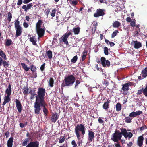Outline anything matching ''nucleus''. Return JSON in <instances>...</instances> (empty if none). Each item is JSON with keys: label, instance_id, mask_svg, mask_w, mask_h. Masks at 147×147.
I'll use <instances>...</instances> for the list:
<instances>
[{"label": "nucleus", "instance_id": "obj_1", "mask_svg": "<svg viewBox=\"0 0 147 147\" xmlns=\"http://www.w3.org/2000/svg\"><path fill=\"white\" fill-rule=\"evenodd\" d=\"M45 93L46 90L44 88L39 87L38 88L34 105V113L36 114H39L42 109L44 115H47L48 111L47 108V105L45 100Z\"/></svg>", "mask_w": 147, "mask_h": 147}, {"label": "nucleus", "instance_id": "obj_2", "mask_svg": "<svg viewBox=\"0 0 147 147\" xmlns=\"http://www.w3.org/2000/svg\"><path fill=\"white\" fill-rule=\"evenodd\" d=\"M76 78L73 75H68L65 77L62 86L64 87L72 86Z\"/></svg>", "mask_w": 147, "mask_h": 147}, {"label": "nucleus", "instance_id": "obj_3", "mask_svg": "<svg viewBox=\"0 0 147 147\" xmlns=\"http://www.w3.org/2000/svg\"><path fill=\"white\" fill-rule=\"evenodd\" d=\"M80 132H81L83 136L85 134V128L84 124H78L75 128V132L78 140H80L81 138Z\"/></svg>", "mask_w": 147, "mask_h": 147}, {"label": "nucleus", "instance_id": "obj_4", "mask_svg": "<svg viewBox=\"0 0 147 147\" xmlns=\"http://www.w3.org/2000/svg\"><path fill=\"white\" fill-rule=\"evenodd\" d=\"M20 22L18 20H16L15 24V27L16 30V33L15 35L16 38L22 34V28L21 26L19 25Z\"/></svg>", "mask_w": 147, "mask_h": 147}, {"label": "nucleus", "instance_id": "obj_5", "mask_svg": "<svg viewBox=\"0 0 147 147\" xmlns=\"http://www.w3.org/2000/svg\"><path fill=\"white\" fill-rule=\"evenodd\" d=\"M121 132H120L119 130H116L115 132L112 134V137L111 139L115 142H117L120 140L122 137Z\"/></svg>", "mask_w": 147, "mask_h": 147}, {"label": "nucleus", "instance_id": "obj_6", "mask_svg": "<svg viewBox=\"0 0 147 147\" xmlns=\"http://www.w3.org/2000/svg\"><path fill=\"white\" fill-rule=\"evenodd\" d=\"M131 86V82L126 83L122 85L121 90L123 91L122 94L124 95H127L128 91L129 89V86Z\"/></svg>", "mask_w": 147, "mask_h": 147}, {"label": "nucleus", "instance_id": "obj_7", "mask_svg": "<svg viewBox=\"0 0 147 147\" xmlns=\"http://www.w3.org/2000/svg\"><path fill=\"white\" fill-rule=\"evenodd\" d=\"M121 131V132L122 135L124 136L125 138H127L128 137L129 139L133 136V134L130 132H127V130L125 128H121L120 129Z\"/></svg>", "mask_w": 147, "mask_h": 147}, {"label": "nucleus", "instance_id": "obj_8", "mask_svg": "<svg viewBox=\"0 0 147 147\" xmlns=\"http://www.w3.org/2000/svg\"><path fill=\"white\" fill-rule=\"evenodd\" d=\"M101 64L104 67H109L110 66V63L108 60H106L104 57H102L100 58Z\"/></svg>", "mask_w": 147, "mask_h": 147}, {"label": "nucleus", "instance_id": "obj_9", "mask_svg": "<svg viewBox=\"0 0 147 147\" xmlns=\"http://www.w3.org/2000/svg\"><path fill=\"white\" fill-rule=\"evenodd\" d=\"M105 10L101 9H98L96 10V12L94 14V16L95 17H98L103 16L105 14Z\"/></svg>", "mask_w": 147, "mask_h": 147}, {"label": "nucleus", "instance_id": "obj_10", "mask_svg": "<svg viewBox=\"0 0 147 147\" xmlns=\"http://www.w3.org/2000/svg\"><path fill=\"white\" fill-rule=\"evenodd\" d=\"M72 34L71 32H69L68 33H66L61 38V40L66 45L68 44V42L67 39L69 36Z\"/></svg>", "mask_w": 147, "mask_h": 147}, {"label": "nucleus", "instance_id": "obj_11", "mask_svg": "<svg viewBox=\"0 0 147 147\" xmlns=\"http://www.w3.org/2000/svg\"><path fill=\"white\" fill-rule=\"evenodd\" d=\"M144 137L143 135H142L138 138V139L136 142L137 145L139 147H142L143 143Z\"/></svg>", "mask_w": 147, "mask_h": 147}, {"label": "nucleus", "instance_id": "obj_12", "mask_svg": "<svg viewBox=\"0 0 147 147\" xmlns=\"http://www.w3.org/2000/svg\"><path fill=\"white\" fill-rule=\"evenodd\" d=\"M36 33L38 37L41 38L44 35L45 33V30L41 28H36Z\"/></svg>", "mask_w": 147, "mask_h": 147}, {"label": "nucleus", "instance_id": "obj_13", "mask_svg": "<svg viewBox=\"0 0 147 147\" xmlns=\"http://www.w3.org/2000/svg\"><path fill=\"white\" fill-rule=\"evenodd\" d=\"M15 103L16 108L19 113H20L22 110V106L21 104L20 101L18 99L15 100Z\"/></svg>", "mask_w": 147, "mask_h": 147}, {"label": "nucleus", "instance_id": "obj_14", "mask_svg": "<svg viewBox=\"0 0 147 147\" xmlns=\"http://www.w3.org/2000/svg\"><path fill=\"white\" fill-rule=\"evenodd\" d=\"M39 144L38 141L31 142L27 144L26 147H39Z\"/></svg>", "mask_w": 147, "mask_h": 147}, {"label": "nucleus", "instance_id": "obj_15", "mask_svg": "<svg viewBox=\"0 0 147 147\" xmlns=\"http://www.w3.org/2000/svg\"><path fill=\"white\" fill-rule=\"evenodd\" d=\"M143 112L142 111L140 110L137 111L136 112L133 111L129 114V116L132 117H134L140 115L142 114Z\"/></svg>", "mask_w": 147, "mask_h": 147}, {"label": "nucleus", "instance_id": "obj_16", "mask_svg": "<svg viewBox=\"0 0 147 147\" xmlns=\"http://www.w3.org/2000/svg\"><path fill=\"white\" fill-rule=\"evenodd\" d=\"M94 133L91 131H88V140L90 142H92L94 138Z\"/></svg>", "mask_w": 147, "mask_h": 147}, {"label": "nucleus", "instance_id": "obj_17", "mask_svg": "<svg viewBox=\"0 0 147 147\" xmlns=\"http://www.w3.org/2000/svg\"><path fill=\"white\" fill-rule=\"evenodd\" d=\"M59 116L57 113H53L51 115V121L52 122H55L58 119Z\"/></svg>", "mask_w": 147, "mask_h": 147}, {"label": "nucleus", "instance_id": "obj_18", "mask_svg": "<svg viewBox=\"0 0 147 147\" xmlns=\"http://www.w3.org/2000/svg\"><path fill=\"white\" fill-rule=\"evenodd\" d=\"M131 44H133L134 47L136 49H138L141 47L142 46L141 43L137 41L133 40L131 42Z\"/></svg>", "mask_w": 147, "mask_h": 147}, {"label": "nucleus", "instance_id": "obj_19", "mask_svg": "<svg viewBox=\"0 0 147 147\" xmlns=\"http://www.w3.org/2000/svg\"><path fill=\"white\" fill-rule=\"evenodd\" d=\"M35 91V89L34 88L32 90H30L29 92V93H30L31 95V96L30 97V100H33L34 98H35V96L37 95L36 94Z\"/></svg>", "mask_w": 147, "mask_h": 147}, {"label": "nucleus", "instance_id": "obj_20", "mask_svg": "<svg viewBox=\"0 0 147 147\" xmlns=\"http://www.w3.org/2000/svg\"><path fill=\"white\" fill-rule=\"evenodd\" d=\"M102 83L104 85H105V87H104V89H105L107 86H108L107 88L109 90L111 89L112 87V86H111V84L110 85L108 81L106 80H104Z\"/></svg>", "mask_w": 147, "mask_h": 147}, {"label": "nucleus", "instance_id": "obj_21", "mask_svg": "<svg viewBox=\"0 0 147 147\" xmlns=\"http://www.w3.org/2000/svg\"><path fill=\"white\" fill-rule=\"evenodd\" d=\"M11 88V85L10 84H9L8 88L6 89L5 91V93L7 94V95H11L12 92Z\"/></svg>", "mask_w": 147, "mask_h": 147}, {"label": "nucleus", "instance_id": "obj_22", "mask_svg": "<svg viewBox=\"0 0 147 147\" xmlns=\"http://www.w3.org/2000/svg\"><path fill=\"white\" fill-rule=\"evenodd\" d=\"M13 137H11L7 141V147H12L13 142Z\"/></svg>", "mask_w": 147, "mask_h": 147}, {"label": "nucleus", "instance_id": "obj_23", "mask_svg": "<svg viewBox=\"0 0 147 147\" xmlns=\"http://www.w3.org/2000/svg\"><path fill=\"white\" fill-rule=\"evenodd\" d=\"M110 100H107V102H105L103 105V108L105 109H107L109 107V103L110 102Z\"/></svg>", "mask_w": 147, "mask_h": 147}, {"label": "nucleus", "instance_id": "obj_24", "mask_svg": "<svg viewBox=\"0 0 147 147\" xmlns=\"http://www.w3.org/2000/svg\"><path fill=\"white\" fill-rule=\"evenodd\" d=\"M141 74H142V77L143 79L146 78L147 77V67H145L143 69L141 72Z\"/></svg>", "mask_w": 147, "mask_h": 147}, {"label": "nucleus", "instance_id": "obj_25", "mask_svg": "<svg viewBox=\"0 0 147 147\" xmlns=\"http://www.w3.org/2000/svg\"><path fill=\"white\" fill-rule=\"evenodd\" d=\"M29 39H30V41L32 43V44L34 45H37L36 44V42L37 40H36V39L35 38V36H33L31 37H30Z\"/></svg>", "mask_w": 147, "mask_h": 147}, {"label": "nucleus", "instance_id": "obj_26", "mask_svg": "<svg viewBox=\"0 0 147 147\" xmlns=\"http://www.w3.org/2000/svg\"><path fill=\"white\" fill-rule=\"evenodd\" d=\"M23 93L25 95H27L28 94L29 89L27 86H24L23 87Z\"/></svg>", "mask_w": 147, "mask_h": 147}, {"label": "nucleus", "instance_id": "obj_27", "mask_svg": "<svg viewBox=\"0 0 147 147\" xmlns=\"http://www.w3.org/2000/svg\"><path fill=\"white\" fill-rule=\"evenodd\" d=\"M88 53L87 51L85 50L82 52V60L84 61L86 59Z\"/></svg>", "mask_w": 147, "mask_h": 147}, {"label": "nucleus", "instance_id": "obj_28", "mask_svg": "<svg viewBox=\"0 0 147 147\" xmlns=\"http://www.w3.org/2000/svg\"><path fill=\"white\" fill-rule=\"evenodd\" d=\"M43 23L42 20H39L37 22L36 24V28H41V25Z\"/></svg>", "mask_w": 147, "mask_h": 147}, {"label": "nucleus", "instance_id": "obj_29", "mask_svg": "<svg viewBox=\"0 0 147 147\" xmlns=\"http://www.w3.org/2000/svg\"><path fill=\"white\" fill-rule=\"evenodd\" d=\"M121 25V23L117 21H115L113 23V26L114 28H118Z\"/></svg>", "mask_w": 147, "mask_h": 147}, {"label": "nucleus", "instance_id": "obj_30", "mask_svg": "<svg viewBox=\"0 0 147 147\" xmlns=\"http://www.w3.org/2000/svg\"><path fill=\"white\" fill-rule=\"evenodd\" d=\"M73 31L75 35L78 34L80 32V28L79 27H77V28H74Z\"/></svg>", "mask_w": 147, "mask_h": 147}, {"label": "nucleus", "instance_id": "obj_31", "mask_svg": "<svg viewBox=\"0 0 147 147\" xmlns=\"http://www.w3.org/2000/svg\"><path fill=\"white\" fill-rule=\"evenodd\" d=\"M21 65L22 66L23 68L26 71H28L29 70L30 68L28 67L27 65L24 63H21Z\"/></svg>", "mask_w": 147, "mask_h": 147}, {"label": "nucleus", "instance_id": "obj_32", "mask_svg": "<svg viewBox=\"0 0 147 147\" xmlns=\"http://www.w3.org/2000/svg\"><path fill=\"white\" fill-rule=\"evenodd\" d=\"M116 110L117 111H120L121 109V104L119 102L117 103L116 105Z\"/></svg>", "mask_w": 147, "mask_h": 147}, {"label": "nucleus", "instance_id": "obj_33", "mask_svg": "<svg viewBox=\"0 0 147 147\" xmlns=\"http://www.w3.org/2000/svg\"><path fill=\"white\" fill-rule=\"evenodd\" d=\"M54 80L52 78H50L49 82V85L50 87H53V86Z\"/></svg>", "mask_w": 147, "mask_h": 147}, {"label": "nucleus", "instance_id": "obj_34", "mask_svg": "<svg viewBox=\"0 0 147 147\" xmlns=\"http://www.w3.org/2000/svg\"><path fill=\"white\" fill-rule=\"evenodd\" d=\"M30 69L33 73L36 72L37 68L34 65H32L30 66Z\"/></svg>", "mask_w": 147, "mask_h": 147}, {"label": "nucleus", "instance_id": "obj_35", "mask_svg": "<svg viewBox=\"0 0 147 147\" xmlns=\"http://www.w3.org/2000/svg\"><path fill=\"white\" fill-rule=\"evenodd\" d=\"M12 40L10 39H7L6 40V41L5 42V45L9 46L12 44Z\"/></svg>", "mask_w": 147, "mask_h": 147}, {"label": "nucleus", "instance_id": "obj_36", "mask_svg": "<svg viewBox=\"0 0 147 147\" xmlns=\"http://www.w3.org/2000/svg\"><path fill=\"white\" fill-rule=\"evenodd\" d=\"M0 56L3 58L5 60L7 59V58L6 55L4 53L3 51H0Z\"/></svg>", "mask_w": 147, "mask_h": 147}, {"label": "nucleus", "instance_id": "obj_37", "mask_svg": "<svg viewBox=\"0 0 147 147\" xmlns=\"http://www.w3.org/2000/svg\"><path fill=\"white\" fill-rule=\"evenodd\" d=\"M47 55L48 58L49 59H51L52 57V53L51 51L48 50L47 52Z\"/></svg>", "mask_w": 147, "mask_h": 147}, {"label": "nucleus", "instance_id": "obj_38", "mask_svg": "<svg viewBox=\"0 0 147 147\" xmlns=\"http://www.w3.org/2000/svg\"><path fill=\"white\" fill-rule=\"evenodd\" d=\"M10 96L7 95L5 96L4 98V100L7 102H9L11 100V99L10 98Z\"/></svg>", "mask_w": 147, "mask_h": 147}, {"label": "nucleus", "instance_id": "obj_39", "mask_svg": "<svg viewBox=\"0 0 147 147\" xmlns=\"http://www.w3.org/2000/svg\"><path fill=\"white\" fill-rule=\"evenodd\" d=\"M7 14V20L9 22H10L11 21V20L12 18V15L11 13L10 12H8Z\"/></svg>", "mask_w": 147, "mask_h": 147}, {"label": "nucleus", "instance_id": "obj_40", "mask_svg": "<svg viewBox=\"0 0 147 147\" xmlns=\"http://www.w3.org/2000/svg\"><path fill=\"white\" fill-rule=\"evenodd\" d=\"M132 120V118H131L130 117H125V122L127 123H130L131 122Z\"/></svg>", "mask_w": 147, "mask_h": 147}, {"label": "nucleus", "instance_id": "obj_41", "mask_svg": "<svg viewBox=\"0 0 147 147\" xmlns=\"http://www.w3.org/2000/svg\"><path fill=\"white\" fill-rule=\"evenodd\" d=\"M111 82L112 83V84H111V86H112V87L111 88L113 90L114 89H116L117 88V84H116L115 82H113L112 81H111Z\"/></svg>", "mask_w": 147, "mask_h": 147}, {"label": "nucleus", "instance_id": "obj_42", "mask_svg": "<svg viewBox=\"0 0 147 147\" xmlns=\"http://www.w3.org/2000/svg\"><path fill=\"white\" fill-rule=\"evenodd\" d=\"M108 49L107 47H104V53L106 55H107L109 54Z\"/></svg>", "mask_w": 147, "mask_h": 147}, {"label": "nucleus", "instance_id": "obj_43", "mask_svg": "<svg viewBox=\"0 0 147 147\" xmlns=\"http://www.w3.org/2000/svg\"><path fill=\"white\" fill-rule=\"evenodd\" d=\"M65 139V136H64L63 137H61L60 138H59V142L60 143H61L63 142Z\"/></svg>", "mask_w": 147, "mask_h": 147}, {"label": "nucleus", "instance_id": "obj_44", "mask_svg": "<svg viewBox=\"0 0 147 147\" xmlns=\"http://www.w3.org/2000/svg\"><path fill=\"white\" fill-rule=\"evenodd\" d=\"M28 138H26L22 143V146H25L26 145H27V144H28Z\"/></svg>", "mask_w": 147, "mask_h": 147}, {"label": "nucleus", "instance_id": "obj_45", "mask_svg": "<svg viewBox=\"0 0 147 147\" xmlns=\"http://www.w3.org/2000/svg\"><path fill=\"white\" fill-rule=\"evenodd\" d=\"M77 59L78 57L77 55H76L74 56L71 60V61L72 63H75L76 62Z\"/></svg>", "mask_w": 147, "mask_h": 147}, {"label": "nucleus", "instance_id": "obj_46", "mask_svg": "<svg viewBox=\"0 0 147 147\" xmlns=\"http://www.w3.org/2000/svg\"><path fill=\"white\" fill-rule=\"evenodd\" d=\"M80 82L78 80H76L75 81V86L74 88L75 89H77L78 88L79 84H80Z\"/></svg>", "mask_w": 147, "mask_h": 147}, {"label": "nucleus", "instance_id": "obj_47", "mask_svg": "<svg viewBox=\"0 0 147 147\" xmlns=\"http://www.w3.org/2000/svg\"><path fill=\"white\" fill-rule=\"evenodd\" d=\"M136 21L135 20H132L130 22V26H131L134 28L135 26Z\"/></svg>", "mask_w": 147, "mask_h": 147}, {"label": "nucleus", "instance_id": "obj_48", "mask_svg": "<svg viewBox=\"0 0 147 147\" xmlns=\"http://www.w3.org/2000/svg\"><path fill=\"white\" fill-rule=\"evenodd\" d=\"M119 32L117 30H115V31L113 32L111 34V38H113L117 34V33Z\"/></svg>", "mask_w": 147, "mask_h": 147}, {"label": "nucleus", "instance_id": "obj_49", "mask_svg": "<svg viewBox=\"0 0 147 147\" xmlns=\"http://www.w3.org/2000/svg\"><path fill=\"white\" fill-rule=\"evenodd\" d=\"M143 91L144 94L147 97V85L146 86L145 88L144 89Z\"/></svg>", "mask_w": 147, "mask_h": 147}, {"label": "nucleus", "instance_id": "obj_50", "mask_svg": "<svg viewBox=\"0 0 147 147\" xmlns=\"http://www.w3.org/2000/svg\"><path fill=\"white\" fill-rule=\"evenodd\" d=\"M144 89L143 88L141 89L138 90V92L136 93V94L137 95H140L142 94V93L143 92V90Z\"/></svg>", "mask_w": 147, "mask_h": 147}, {"label": "nucleus", "instance_id": "obj_51", "mask_svg": "<svg viewBox=\"0 0 147 147\" xmlns=\"http://www.w3.org/2000/svg\"><path fill=\"white\" fill-rule=\"evenodd\" d=\"M45 65V63H44L42 64L40 67V69L42 71H43L44 70Z\"/></svg>", "mask_w": 147, "mask_h": 147}, {"label": "nucleus", "instance_id": "obj_52", "mask_svg": "<svg viewBox=\"0 0 147 147\" xmlns=\"http://www.w3.org/2000/svg\"><path fill=\"white\" fill-rule=\"evenodd\" d=\"M33 5L32 3L28 4L27 5L28 10L30 9L33 6Z\"/></svg>", "mask_w": 147, "mask_h": 147}, {"label": "nucleus", "instance_id": "obj_53", "mask_svg": "<svg viewBox=\"0 0 147 147\" xmlns=\"http://www.w3.org/2000/svg\"><path fill=\"white\" fill-rule=\"evenodd\" d=\"M56 11V10L54 9L52 10V13H51V16L52 17H54L55 16V12Z\"/></svg>", "mask_w": 147, "mask_h": 147}, {"label": "nucleus", "instance_id": "obj_54", "mask_svg": "<svg viewBox=\"0 0 147 147\" xmlns=\"http://www.w3.org/2000/svg\"><path fill=\"white\" fill-rule=\"evenodd\" d=\"M71 144L73 146L72 147H77V145L75 140H72L71 142Z\"/></svg>", "mask_w": 147, "mask_h": 147}, {"label": "nucleus", "instance_id": "obj_55", "mask_svg": "<svg viewBox=\"0 0 147 147\" xmlns=\"http://www.w3.org/2000/svg\"><path fill=\"white\" fill-rule=\"evenodd\" d=\"M78 3V2L76 0L73 1H72L71 4L73 5H77Z\"/></svg>", "mask_w": 147, "mask_h": 147}, {"label": "nucleus", "instance_id": "obj_56", "mask_svg": "<svg viewBox=\"0 0 147 147\" xmlns=\"http://www.w3.org/2000/svg\"><path fill=\"white\" fill-rule=\"evenodd\" d=\"M23 3V0H18L17 4L18 5H20Z\"/></svg>", "mask_w": 147, "mask_h": 147}, {"label": "nucleus", "instance_id": "obj_57", "mask_svg": "<svg viewBox=\"0 0 147 147\" xmlns=\"http://www.w3.org/2000/svg\"><path fill=\"white\" fill-rule=\"evenodd\" d=\"M32 0H23V3L24 4H26L30 2Z\"/></svg>", "mask_w": 147, "mask_h": 147}, {"label": "nucleus", "instance_id": "obj_58", "mask_svg": "<svg viewBox=\"0 0 147 147\" xmlns=\"http://www.w3.org/2000/svg\"><path fill=\"white\" fill-rule=\"evenodd\" d=\"M22 8L25 11H27L28 10L27 9V5H23L22 7Z\"/></svg>", "mask_w": 147, "mask_h": 147}, {"label": "nucleus", "instance_id": "obj_59", "mask_svg": "<svg viewBox=\"0 0 147 147\" xmlns=\"http://www.w3.org/2000/svg\"><path fill=\"white\" fill-rule=\"evenodd\" d=\"M132 21L130 17H128L126 18V21L128 22H130Z\"/></svg>", "mask_w": 147, "mask_h": 147}, {"label": "nucleus", "instance_id": "obj_60", "mask_svg": "<svg viewBox=\"0 0 147 147\" xmlns=\"http://www.w3.org/2000/svg\"><path fill=\"white\" fill-rule=\"evenodd\" d=\"M23 25L24 27L26 28H28L29 26L28 24L27 23L25 22H24Z\"/></svg>", "mask_w": 147, "mask_h": 147}, {"label": "nucleus", "instance_id": "obj_61", "mask_svg": "<svg viewBox=\"0 0 147 147\" xmlns=\"http://www.w3.org/2000/svg\"><path fill=\"white\" fill-rule=\"evenodd\" d=\"M133 145V143L132 142H130L129 143H127V147H131Z\"/></svg>", "mask_w": 147, "mask_h": 147}, {"label": "nucleus", "instance_id": "obj_62", "mask_svg": "<svg viewBox=\"0 0 147 147\" xmlns=\"http://www.w3.org/2000/svg\"><path fill=\"white\" fill-rule=\"evenodd\" d=\"M98 121L101 124H102L104 122V121L101 119L100 117L98 119Z\"/></svg>", "mask_w": 147, "mask_h": 147}, {"label": "nucleus", "instance_id": "obj_63", "mask_svg": "<svg viewBox=\"0 0 147 147\" xmlns=\"http://www.w3.org/2000/svg\"><path fill=\"white\" fill-rule=\"evenodd\" d=\"M5 135L7 138L9 136V133L8 131H7L5 133Z\"/></svg>", "mask_w": 147, "mask_h": 147}, {"label": "nucleus", "instance_id": "obj_64", "mask_svg": "<svg viewBox=\"0 0 147 147\" xmlns=\"http://www.w3.org/2000/svg\"><path fill=\"white\" fill-rule=\"evenodd\" d=\"M115 147H121V146L119 143H115L114 144Z\"/></svg>", "mask_w": 147, "mask_h": 147}]
</instances>
